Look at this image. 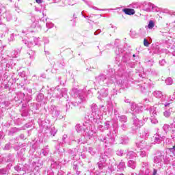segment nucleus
Masks as SVG:
<instances>
[{"instance_id":"13","label":"nucleus","mask_w":175,"mask_h":175,"mask_svg":"<svg viewBox=\"0 0 175 175\" xmlns=\"http://www.w3.org/2000/svg\"><path fill=\"white\" fill-rule=\"evenodd\" d=\"M131 109L133 111L135 110V111H136V104H132Z\"/></svg>"},{"instance_id":"8","label":"nucleus","mask_w":175,"mask_h":175,"mask_svg":"<svg viewBox=\"0 0 175 175\" xmlns=\"http://www.w3.org/2000/svg\"><path fill=\"white\" fill-rule=\"evenodd\" d=\"M144 44L146 46V47H148L150 46V43H148V41H147V39L144 40Z\"/></svg>"},{"instance_id":"22","label":"nucleus","mask_w":175,"mask_h":175,"mask_svg":"<svg viewBox=\"0 0 175 175\" xmlns=\"http://www.w3.org/2000/svg\"><path fill=\"white\" fill-rule=\"evenodd\" d=\"M39 96H42V94H40V95L38 96V98H39Z\"/></svg>"},{"instance_id":"14","label":"nucleus","mask_w":175,"mask_h":175,"mask_svg":"<svg viewBox=\"0 0 175 175\" xmlns=\"http://www.w3.org/2000/svg\"><path fill=\"white\" fill-rule=\"evenodd\" d=\"M146 155H147V154H146V152H141V156L143 157H146Z\"/></svg>"},{"instance_id":"11","label":"nucleus","mask_w":175,"mask_h":175,"mask_svg":"<svg viewBox=\"0 0 175 175\" xmlns=\"http://www.w3.org/2000/svg\"><path fill=\"white\" fill-rule=\"evenodd\" d=\"M124 166H125V163L122 162V163H120L118 167L122 168V167H124Z\"/></svg>"},{"instance_id":"23","label":"nucleus","mask_w":175,"mask_h":175,"mask_svg":"<svg viewBox=\"0 0 175 175\" xmlns=\"http://www.w3.org/2000/svg\"><path fill=\"white\" fill-rule=\"evenodd\" d=\"M133 57H135V55H133Z\"/></svg>"},{"instance_id":"21","label":"nucleus","mask_w":175,"mask_h":175,"mask_svg":"<svg viewBox=\"0 0 175 175\" xmlns=\"http://www.w3.org/2000/svg\"><path fill=\"white\" fill-rule=\"evenodd\" d=\"M172 54H173V55L175 57V52H174Z\"/></svg>"},{"instance_id":"15","label":"nucleus","mask_w":175,"mask_h":175,"mask_svg":"<svg viewBox=\"0 0 175 175\" xmlns=\"http://www.w3.org/2000/svg\"><path fill=\"white\" fill-rule=\"evenodd\" d=\"M121 120H124V121H126V118L125 116H122Z\"/></svg>"},{"instance_id":"3","label":"nucleus","mask_w":175,"mask_h":175,"mask_svg":"<svg viewBox=\"0 0 175 175\" xmlns=\"http://www.w3.org/2000/svg\"><path fill=\"white\" fill-rule=\"evenodd\" d=\"M154 96H155L156 98H162V92L161 91H155L153 93Z\"/></svg>"},{"instance_id":"2","label":"nucleus","mask_w":175,"mask_h":175,"mask_svg":"<svg viewBox=\"0 0 175 175\" xmlns=\"http://www.w3.org/2000/svg\"><path fill=\"white\" fill-rule=\"evenodd\" d=\"M123 12L125 13V14H129V16L135 14V10L133 9H124L123 10Z\"/></svg>"},{"instance_id":"6","label":"nucleus","mask_w":175,"mask_h":175,"mask_svg":"<svg viewBox=\"0 0 175 175\" xmlns=\"http://www.w3.org/2000/svg\"><path fill=\"white\" fill-rule=\"evenodd\" d=\"M154 25H155V24H154V22L152 21H150L148 25V28H149V29H151V28H154Z\"/></svg>"},{"instance_id":"18","label":"nucleus","mask_w":175,"mask_h":175,"mask_svg":"<svg viewBox=\"0 0 175 175\" xmlns=\"http://www.w3.org/2000/svg\"><path fill=\"white\" fill-rule=\"evenodd\" d=\"M157 170H154L153 171V175H157Z\"/></svg>"},{"instance_id":"16","label":"nucleus","mask_w":175,"mask_h":175,"mask_svg":"<svg viewBox=\"0 0 175 175\" xmlns=\"http://www.w3.org/2000/svg\"><path fill=\"white\" fill-rule=\"evenodd\" d=\"M42 0H36V1L37 2V3H42Z\"/></svg>"},{"instance_id":"1","label":"nucleus","mask_w":175,"mask_h":175,"mask_svg":"<svg viewBox=\"0 0 175 175\" xmlns=\"http://www.w3.org/2000/svg\"><path fill=\"white\" fill-rule=\"evenodd\" d=\"M133 124L136 126V129H137V128H140V126H143V122L136 118L134 120Z\"/></svg>"},{"instance_id":"19","label":"nucleus","mask_w":175,"mask_h":175,"mask_svg":"<svg viewBox=\"0 0 175 175\" xmlns=\"http://www.w3.org/2000/svg\"><path fill=\"white\" fill-rule=\"evenodd\" d=\"M170 151H173V150H174V151H175V146H173V148H170Z\"/></svg>"},{"instance_id":"9","label":"nucleus","mask_w":175,"mask_h":175,"mask_svg":"<svg viewBox=\"0 0 175 175\" xmlns=\"http://www.w3.org/2000/svg\"><path fill=\"white\" fill-rule=\"evenodd\" d=\"M151 122L152 124H158V120L155 118H152Z\"/></svg>"},{"instance_id":"5","label":"nucleus","mask_w":175,"mask_h":175,"mask_svg":"<svg viewBox=\"0 0 175 175\" xmlns=\"http://www.w3.org/2000/svg\"><path fill=\"white\" fill-rule=\"evenodd\" d=\"M129 167H131L132 169H135V161L130 160L129 161Z\"/></svg>"},{"instance_id":"17","label":"nucleus","mask_w":175,"mask_h":175,"mask_svg":"<svg viewBox=\"0 0 175 175\" xmlns=\"http://www.w3.org/2000/svg\"><path fill=\"white\" fill-rule=\"evenodd\" d=\"M166 128H169V125L167 124L164 125L163 129H166Z\"/></svg>"},{"instance_id":"20","label":"nucleus","mask_w":175,"mask_h":175,"mask_svg":"<svg viewBox=\"0 0 175 175\" xmlns=\"http://www.w3.org/2000/svg\"><path fill=\"white\" fill-rule=\"evenodd\" d=\"M154 161H155V162H159V161H158V157H156V158L154 159Z\"/></svg>"},{"instance_id":"10","label":"nucleus","mask_w":175,"mask_h":175,"mask_svg":"<svg viewBox=\"0 0 175 175\" xmlns=\"http://www.w3.org/2000/svg\"><path fill=\"white\" fill-rule=\"evenodd\" d=\"M164 116H165V117H170V111H165L164 112Z\"/></svg>"},{"instance_id":"7","label":"nucleus","mask_w":175,"mask_h":175,"mask_svg":"<svg viewBox=\"0 0 175 175\" xmlns=\"http://www.w3.org/2000/svg\"><path fill=\"white\" fill-rule=\"evenodd\" d=\"M150 113L154 117V116H155V114H157V111H155L154 109H151L150 111Z\"/></svg>"},{"instance_id":"12","label":"nucleus","mask_w":175,"mask_h":175,"mask_svg":"<svg viewBox=\"0 0 175 175\" xmlns=\"http://www.w3.org/2000/svg\"><path fill=\"white\" fill-rule=\"evenodd\" d=\"M159 64L161 65V66H163V65L166 64V62L165 61V59H162L161 61L159 62Z\"/></svg>"},{"instance_id":"4","label":"nucleus","mask_w":175,"mask_h":175,"mask_svg":"<svg viewBox=\"0 0 175 175\" xmlns=\"http://www.w3.org/2000/svg\"><path fill=\"white\" fill-rule=\"evenodd\" d=\"M165 83L167 85H172L173 84V79L172 78H167L165 79Z\"/></svg>"}]
</instances>
